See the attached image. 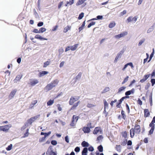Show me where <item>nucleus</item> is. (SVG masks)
Here are the masks:
<instances>
[{
    "label": "nucleus",
    "mask_w": 155,
    "mask_h": 155,
    "mask_svg": "<svg viewBox=\"0 0 155 155\" xmlns=\"http://www.w3.org/2000/svg\"><path fill=\"white\" fill-rule=\"evenodd\" d=\"M78 46V44H75L73 45L68 46L66 48L65 51L67 52L68 51H74L76 50Z\"/></svg>",
    "instance_id": "nucleus-4"
},
{
    "label": "nucleus",
    "mask_w": 155,
    "mask_h": 155,
    "mask_svg": "<svg viewBox=\"0 0 155 155\" xmlns=\"http://www.w3.org/2000/svg\"><path fill=\"white\" fill-rule=\"evenodd\" d=\"M88 150L89 151H92L94 150V149L93 147H91L88 148Z\"/></svg>",
    "instance_id": "nucleus-63"
},
{
    "label": "nucleus",
    "mask_w": 155,
    "mask_h": 155,
    "mask_svg": "<svg viewBox=\"0 0 155 155\" xmlns=\"http://www.w3.org/2000/svg\"><path fill=\"white\" fill-rule=\"evenodd\" d=\"M155 123V116L154 117L152 121L150 124H152V125L155 126L154 123Z\"/></svg>",
    "instance_id": "nucleus-41"
},
{
    "label": "nucleus",
    "mask_w": 155,
    "mask_h": 155,
    "mask_svg": "<svg viewBox=\"0 0 155 155\" xmlns=\"http://www.w3.org/2000/svg\"><path fill=\"white\" fill-rule=\"evenodd\" d=\"M78 119V116L76 115H74L72 117V120L74 121H75L77 122Z\"/></svg>",
    "instance_id": "nucleus-31"
},
{
    "label": "nucleus",
    "mask_w": 155,
    "mask_h": 155,
    "mask_svg": "<svg viewBox=\"0 0 155 155\" xmlns=\"http://www.w3.org/2000/svg\"><path fill=\"white\" fill-rule=\"evenodd\" d=\"M132 21L134 22H136L137 20V18L135 16L132 19Z\"/></svg>",
    "instance_id": "nucleus-58"
},
{
    "label": "nucleus",
    "mask_w": 155,
    "mask_h": 155,
    "mask_svg": "<svg viewBox=\"0 0 155 155\" xmlns=\"http://www.w3.org/2000/svg\"><path fill=\"white\" fill-rule=\"evenodd\" d=\"M17 91V90L16 89L13 90L11 91L10 94L8 95V98L9 99H11L14 97Z\"/></svg>",
    "instance_id": "nucleus-7"
},
{
    "label": "nucleus",
    "mask_w": 155,
    "mask_h": 155,
    "mask_svg": "<svg viewBox=\"0 0 155 155\" xmlns=\"http://www.w3.org/2000/svg\"><path fill=\"white\" fill-rule=\"evenodd\" d=\"M151 82L152 84V86H153L154 84H155V79H152L151 80Z\"/></svg>",
    "instance_id": "nucleus-50"
},
{
    "label": "nucleus",
    "mask_w": 155,
    "mask_h": 155,
    "mask_svg": "<svg viewBox=\"0 0 155 155\" xmlns=\"http://www.w3.org/2000/svg\"><path fill=\"white\" fill-rule=\"evenodd\" d=\"M50 64V62L48 61H47V62H45L44 63L43 67L44 68H45L47 67Z\"/></svg>",
    "instance_id": "nucleus-39"
},
{
    "label": "nucleus",
    "mask_w": 155,
    "mask_h": 155,
    "mask_svg": "<svg viewBox=\"0 0 155 155\" xmlns=\"http://www.w3.org/2000/svg\"><path fill=\"white\" fill-rule=\"evenodd\" d=\"M85 21H84L83 22L82 24L81 25V26L79 28V32H80V31H81L83 29L85 25Z\"/></svg>",
    "instance_id": "nucleus-28"
},
{
    "label": "nucleus",
    "mask_w": 155,
    "mask_h": 155,
    "mask_svg": "<svg viewBox=\"0 0 155 155\" xmlns=\"http://www.w3.org/2000/svg\"><path fill=\"white\" fill-rule=\"evenodd\" d=\"M29 134V133H28L26 132L24 134L23 137L25 138L26 137H27L28 136Z\"/></svg>",
    "instance_id": "nucleus-57"
},
{
    "label": "nucleus",
    "mask_w": 155,
    "mask_h": 155,
    "mask_svg": "<svg viewBox=\"0 0 155 155\" xmlns=\"http://www.w3.org/2000/svg\"><path fill=\"white\" fill-rule=\"evenodd\" d=\"M76 122L72 120L71 123L70 124V125L72 127H74L76 125Z\"/></svg>",
    "instance_id": "nucleus-38"
},
{
    "label": "nucleus",
    "mask_w": 155,
    "mask_h": 155,
    "mask_svg": "<svg viewBox=\"0 0 155 155\" xmlns=\"http://www.w3.org/2000/svg\"><path fill=\"white\" fill-rule=\"evenodd\" d=\"M45 137H43L42 138H41L39 139V142H42L45 139Z\"/></svg>",
    "instance_id": "nucleus-47"
},
{
    "label": "nucleus",
    "mask_w": 155,
    "mask_h": 155,
    "mask_svg": "<svg viewBox=\"0 0 155 155\" xmlns=\"http://www.w3.org/2000/svg\"><path fill=\"white\" fill-rule=\"evenodd\" d=\"M127 34V31H125L120 33V34L115 36V38H120L124 37Z\"/></svg>",
    "instance_id": "nucleus-10"
},
{
    "label": "nucleus",
    "mask_w": 155,
    "mask_h": 155,
    "mask_svg": "<svg viewBox=\"0 0 155 155\" xmlns=\"http://www.w3.org/2000/svg\"><path fill=\"white\" fill-rule=\"evenodd\" d=\"M144 116L145 117H148L150 115V113L148 110L147 109H145L144 110Z\"/></svg>",
    "instance_id": "nucleus-20"
},
{
    "label": "nucleus",
    "mask_w": 155,
    "mask_h": 155,
    "mask_svg": "<svg viewBox=\"0 0 155 155\" xmlns=\"http://www.w3.org/2000/svg\"><path fill=\"white\" fill-rule=\"evenodd\" d=\"M110 90V87H105L102 91L103 93L107 92Z\"/></svg>",
    "instance_id": "nucleus-26"
},
{
    "label": "nucleus",
    "mask_w": 155,
    "mask_h": 155,
    "mask_svg": "<svg viewBox=\"0 0 155 155\" xmlns=\"http://www.w3.org/2000/svg\"><path fill=\"white\" fill-rule=\"evenodd\" d=\"M88 152L87 149L84 148L82 152V155H87V153Z\"/></svg>",
    "instance_id": "nucleus-25"
},
{
    "label": "nucleus",
    "mask_w": 155,
    "mask_h": 155,
    "mask_svg": "<svg viewBox=\"0 0 155 155\" xmlns=\"http://www.w3.org/2000/svg\"><path fill=\"white\" fill-rule=\"evenodd\" d=\"M149 126L150 127H151V128L149 132V134L151 135L153 133L154 129V126L152 125V124H150Z\"/></svg>",
    "instance_id": "nucleus-16"
},
{
    "label": "nucleus",
    "mask_w": 155,
    "mask_h": 155,
    "mask_svg": "<svg viewBox=\"0 0 155 155\" xmlns=\"http://www.w3.org/2000/svg\"><path fill=\"white\" fill-rule=\"evenodd\" d=\"M134 89H132L130 90L126 91L125 93L126 96H128V95L134 94Z\"/></svg>",
    "instance_id": "nucleus-13"
},
{
    "label": "nucleus",
    "mask_w": 155,
    "mask_h": 155,
    "mask_svg": "<svg viewBox=\"0 0 155 155\" xmlns=\"http://www.w3.org/2000/svg\"><path fill=\"white\" fill-rule=\"evenodd\" d=\"M154 53V49L153 48V51H152V53H151V54H150V55L149 58H152L153 56Z\"/></svg>",
    "instance_id": "nucleus-56"
},
{
    "label": "nucleus",
    "mask_w": 155,
    "mask_h": 155,
    "mask_svg": "<svg viewBox=\"0 0 155 155\" xmlns=\"http://www.w3.org/2000/svg\"><path fill=\"white\" fill-rule=\"evenodd\" d=\"M38 117L37 116H34L33 117H31L30 118L28 119L26 123L25 124L24 126L22 127L21 128V130H23L25 129L28 126V124L30 125L32 123L36 120L37 118Z\"/></svg>",
    "instance_id": "nucleus-2"
},
{
    "label": "nucleus",
    "mask_w": 155,
    "mask_h": 155,
    "mask_svg": "<svg viewBox=\"0 0 155 155\" xmlns=\"http://www.w3.org/2000/svg\"><path fill=\"white\" fill-rule=\"evenodd\" d=\"M103 138V137L101 136H100L97 137V140H98L100 141V140H102Z\"/></svg>",
    "instance_id": "nucleus-61"
},
{
    "label": "nucleus",
    "mask_w": 155,
    "mask_h": 155,
    "mask_svg": "<svg viewBox=\"0 0 155 155\" xmlns=\"http://www.w3.org/2000/svg\"><path fill=\"white\" fill-rule=\"evenodd\" d=\"M98 149L100 152H101L103 151V147L101 146H99L98 147Z\"/></svg>",
    "instance_id": "nucleus-43"
},
{
    "label": "nucleus",
    "mask_w": 155,
    "mask_h": 155,
    "mask_svg": "<svg viewBox=\"0 0 155 155\" xmlns=\"http://www.w3.org/2000/svg\"><path fill=\"white\" fill-rule=\"evenodd\" d=\"M31 81L30 82L29 84L31 86H34L38 84L39 81L38 80L34 79H30Z\"/></svg>",
    "instance_id": "nucleus-9"
},
{
    "label": "nucleus",
    "mask_w": 155,
    "mask_h": 155,
    "mask_svg": "<svg viewBox=\"0 0 155 155\" xmlns=\"http://www.w3.org/2000/svg\"><path fill=\"white\" fill-rule=\"evenodd\" d=\"M87 127H89L90 128V129L91 128H93L94 126H92L91 124V123H89L87 124Z\"/></svg>",
    "instance_id": "nucleus-51"
},
{
    "label": "nucleus",
    "mask_w": 155,
    "mask_h": 155,
    "mask_svg": "<svg viewBox=\"0 0 155 155\" xmlns=\"http://www.w3.org/2000/svg\"><path fill=\"white\" fill-rule=\"evenodd\" d=\"M65 140L67 143H69V137L67 136L65 137Z\"/></svg>",
    "instance_id": "nucleus-53"
},
{
    "label": "nucleus",
    "mask_w": 155,
    "mask_h": 155,
    "mask_svg": "<svg viewBox=\"0 0 155 155\" xmlns=\"http://www.w3.org/2000/svg\"><path fill=\"white\" fill-rule=\"evenodd\" d=\"M37 103V100H35L34 101L32 102L31 103V105H32V106H31V108H32L33 107L34 105L36 104Z\"/></svg>",
    "instance_id": "nucleus-40"
},
{
    "label": "nucleus",
    "mask_w": 155,
    "mask_h": 155,
    "mask_svg": "<svg viewBox=\"0 0 155 155\" xmlns=\"http://www.w3.org/2000/svg\"><path fill=\"white\" fill-rule=\"evenodd\" d=\"M150 76V74L145 75L143 78L141 79L140 81L141 83H143Z\"/></svg>",
    "instance_id": "nucleus-11"
},
{
    "label": "nucleus",
    "mask_w": 155,
    "mask_h": 155,
    "mask_svg": "<svg viewBox=\"0 0 155 155\" xmlns=\"http://www.w3.org/2000/svg\"><path fill=\"white\" fill-rule=\"evenodd\" d=\"M126 88V87L122 86L119 88L118 91V93H120L121 92L124 91Z\"/></svg>",
    "instance_id": "nucleus-23"
},
{
    "label": "nucleus",
    "mask_w": 155,
    "mask_h": 155,
    "mask_svg": "<svg viewBox=\"0 0 155 155\" xmlns=\"http://www.w3.org/2000/svg\"><path fill=\"white\" fill-rule=\"evenodd\" d=\"M51 143L53 145H55L57 144V142L56 140H53L51 141Z\"/></svg>",
    "instance_id": "nucleus-45"
},
{
    "label": "nucleus",
    "mask_w": 155,
    "mask_h": 155,
    "mask_svg": "<svg viewBox=\"0 0 155 155\" xmlns=\"http://www.w3.org/2000/svg\"><path fill=\"white\" fill-rule=\"evenodd\" d=\"M124 51H121L118 54L116 58H119V57H120V56L122 55V54L123 53Z\"/></svg>",
    "instance_id": "nucleus-44"
},
{
    "label": "nucleus",
    "mask_w": 155,
    "mask_h": 155,
    "mask_svg": "<svg viewBox=\"0 0 155 155\" xmlns=\"http://www.w3.org/2000/svg\"><path fill=\"white\" fill-rule=\"evenodd\" d=\"M102 131L99 127H96L95 128L93 131V133L94 134H97L98 133L101 134Z\"/></svg>",
    "instance_id": "nucleus-8"
},
{
    "label": "nucleus",
    "mask_w": 155,
    "mask_h": 155,
    "mask_svg": "<svg viewBox=\"0 0 155 155\" xmlns=\"http://www.w3.org/2000/svg\"><path fill=\"white\" fill-rule=\"evenodd\" d=\"M81 145L83 147H88L89 146V144L88 142L84 141H83L81 143Z\"/></svg>",
    "instance_id": "nucleus-21"
},
{
    "label": "nucleus",
    "mask_w": 155,
    "mask_h": 155,
    "mask_svg": "<svg viewBox=\"0 0 155 155\" xmlns=\"http://www.w3.org/2000/svg\"><path fill=\"white\" fill-rule=\"evenodd\" d=\"M144 41H145L144 39L141 40L139 43L138 45L139 46L141 45L142 44V43Z\"/></svg>",
    "instance_id": "nucleus-49"
},
{
    "label": "nucleus",
    "mask_w": 155,
    "mask_h": 155,
    "mask_svg": "<svg viewBox=\"0 0 155 155\" xmlns=\"http://www.w3.org/2000/svg\"><path fill=\"white\" fill-rule=\"evenodd\" d=\"M74 150L76 152H79L80 151V148L78 147H77L75 148Z\"/></svg>",
    "instance_id": "nucleus-55"
},
{
    "label": "nucleus",
    "mask_w": 155,
    "mask_h": 155,
    "mask_svg": "<svg viewBox=\"0 0 155 155\" xmlns=\"http://www.w3.org/2000/svg\"><path fill=\"white\" fill-rule=\"evenodd\" d=\"M129 77L128 76H127L124 79L123 82H122V84H124L126 83L128 80Z\"/></svg>",
    "instance_id": "nucleus-32"
},
{
    "label": "nucleus",
    "mask_w": 155,
    "mask_h": 155,
    "mask_svg": "<svg viewBox=\"0 0 155 155\" xmlns=\"http://www.w3.org/2000/svg\"><path fill=\"white\" fill-rule=\"evenodd\" d=\"M46 30V29L45 28L41 27L39 29L40 33H43V32L45 31Z\"/></svg>",
    "instance_id": "nucleus-35"
},
{
    "label": "nucleus",
    "mask_w": 155,
    "mask_h": 155,
    "mask_svg": "<svg viewBox=\"0 0 155 155\" xmlns=\"http://www.w3.org/2000/svg\"><path fill=\"white\" fill-rule=\"evenodd\" d=\"M48 72L46 71H42L40 72L39 74V76L40 77L42 76L45 75L46 74H48Z\"/></svg>",
    "instance_id": "nucleus-22"
},
{
    "label": "nucleus",
    "mask_w": 155,
    "mask_h": 155,
    "mask_svg": "<svg viewBox=\"0 0 155 155\" xmlns=\"http://www.w3.org/2000/svg\"><path fill=\"white\" fill-rule=\"evenodd\" d=\"M82 130L84 133H89L91 131V130L90 129V128L87 127H84L82 128Z\"/></svg>",
    "instance_id": "nucleus-14"
},
{
    "label": "nucleus",
    "mask_w": 155,
    "mask_h": 155,
    "mask_svg": "<svg viewBox=\"0 0 155 155\" xmlns=\"http://www.w3.org/2000/svg\"><path fill=\"white\" fill-rule=\"evenodd\" d=\"M95 24V22L92 21L87 26L88 28H90L92 25H94Z\"/></svg>",
    "instance_id": "nucleus-37"
},
{
    "label": "nucleus",
    "mask_w": 155,
    "mask_h": 155,
    "mask_svg": "<svg viewBox=\"0 0 155 155\" xmlns=\"http://www.w3.org/2000/svg\"><path fill=\"white\" fill-rule=\"evenodd\" d=\"M78 97H72L70 99L69 104L70 105H72L70 110H74L76 109L79 104L80 102L78 101Z\"/></svg>",
    "instance_id": "nucleus-1"
},
{
    "label": "nucleus",
    "mask_w": 155,
    "mask_h": 155,
    "mask_svg": "<svg viewBox=\"0 0 155 155\" xmlns=\"http://www.w3.org/2000/svg\"><path fill=\"white\" fill-rule=\"evenodd\" d=\"M54 103V101L53 100H50L47 103L48 106H50L52 105Z\"/></svg>",
    "instance_id": "nucleus-30"
},
{
    "label": "nucleus",
    "mask_w": 155,
    "mask_h": 155,
    "mask_svg": "<svg viewBox=\"0 0 155 155\" xmlns=\"http://www.w3.org/2000/svg\"><path fill=\"white\" fill-rule=\"evenodd\" d=\"M132 17L130 16L127 19V20L128 22H130L132 21Z\"/></svg>",
    "instance_id": "nucleus-46"
},
{
    "label": "nucleus",
    "mask_w": 155,
    "mask_h": 155,
    "mask_svg": "<svg viewBox=\"0 0 155 155\" xmlns=\"http://www.w3.org/2000/svg\"><path fill=\"white\" fill-rule=\"evenodd\" d=\"M128 65H129L131 66L132 68H134V66L132 63H129L127 64L124 65V67L122 69V70L123 71H124Z\"/></svg>",
    "instance_id": "nucleus-15"
},
{
    "label": "nucleus",
    "mask_w": 155,
    "mask_h": 155,
    "mask_svg": "<svg viewBox=\"0 0 155 155\" xmlns=\"http://www.w3.org/2000/svg\"><path fill=\"white\" fill-rule=\"evenodd\" d=\"M135 132L134 129H131L130 130V134L131 137H133L134 136Z\"/></svg>",
    "instance_id": "nucleus-33"
},
{
    "label": "nucleus",
    "mask_w": 155,
    "mask_h": 155,
    "mask_svg": "<svg viewBox=\"0 0 155 155\" xmlns=\"http://www.w3.org/2000/svg\"><path fill=\"white\" fill-rule=\"evenodd\" d=\"M140 131V126L138 125H136L135 126V131L136 134H139Z\"/></svg>",
    "instance_id": "nucleus-12"
},
{
    "label": "nucleus",
    "mask_w": 155,
    "mask_h": 155,
    "mask_svg": "<svg viewBox=\"0 0 155 155\" xmlns=\"http://www.w3.org/2000/svg\"><path fill=\"white\" fill-rule=\"evenodd\" d=\"M12 147V144H10L6 148V149L7 150L9 151L11 150Z\"/></svg>",
    "instance_id": "nucleus-36"
},
{
    "label": "nucleus",
    "mask_w": 155,
    "mask_h": 155,
    "mask_svg": "<svg viewBox=\"0 0 155 155\" xmlns=\"http://www.w3.org/2000/svg\"><path fill=\"white\" fill-rule=\"evenodd\" d=\"M43 25V22H39L37 25L38 27H41Z\"/></svg>",
    "instance_id": "nucleus-52"
},
{
    "label": "nucleus",
    "mask_w": 155,
    "mask_h": 155,
    "mask_svg": "<svg viewBox=\"0 0 155 155\" xmlns=\"http://www.w3.org/2000/svg\"><path fill=\"white\" fill-rule=\"evenodd\" d=\"M84 14L83 12H81V14H80L78 17V19L79 20L81 19L84 17Z\"/></svg>",
    "instance_id": "nucleus-34"
},
{
    "label": "nucleus",
    "mask_w": 155,
    "mask_h": 155,
    "mask_svg": "<svg viewBox=\"0 0 155 155\" xmlns=\"http://www.w3.org/2000/svg\"><path fill=\"white\" fill-rule=\"evenodd\" d=\"M136 82V81L134 80H133L131 82L130 84L129 85V87H130L133 84L135 83Z\"/></svg>",
    "instance_id": "nucleus-64"
},
{
    "label": "nucleus",
    "mask_w": 155,
    "mask_h": 155,
    "mask_svg": "<svg viewBox=\"0 0 155 155\" xmlns=\"http://www.w3.org/2000/svg\"><path fill=\"white\" fill-rule=\"evenodd\" d=\"M117 101V100L116 99H115V100L114 101H111L110 103V104L111 105V106H113L114 103L116 102Z\"/></svg>",
    "instance_id": "nucleus-54"
},
{
    "label": "nucleus",
    "mask_w": 155,
    "mask_h": 155,
    "mask_svg": "<svg viewBox=\"0 0 155 155\" xmlns=\"http://www.w3.org/2000/svg\"><path fill=\"white\" fill-rule=\"evenodd\" d=\"M87 0H79L76 3L77 6H79L84 3Z\"/></svg>",
    "instance_id": "nucleus-17"
},
{
    "label": "nucleus",
    "mask_w": 155,
    "mask_h": 155,
    "mask_svg": "<svg viewBox=\"0 0 155 155\" xmlns=\"http://www.w3.org/2000/svg\"><path fill=\"white\" fill-rule=\"evenodd\" d=\"M22 75H17L14 80V81H19L22 77Z\"/></svg>",
    "instance_id": "nucleus-27"
},
{
    "label": "nucleus",
    "mask_w": 155,
    "mask_h": 155,
    "mask_svg": "<svg viewBox=\"0 0 155 155\" xmlns=\"http://www.w3.org/2000/svg\"><path fill=\"white\" fill-rule=\"evenodd\" d=\"M129 96H125L122 97L121 98L119 101V104L118 105H117V107H119V105L121 104L122 101L125 99L126 98H129Z\"/></svg>",
    "instance_id": "nucleus-18"
},
{
    "label": "nucleus",
    "mask_w": 155,
    "mask_h": 155,
    "mask_svg": "<svg viewBox=\"0 0 155 155\" xmlns=\"http://www.w3.org/2000/svg\"><path fill=\"white\" fill-rule=\"evenodd\" d=\"M11 127L12 125L10 124L6 125L3 126H0V131L7 132Z\"/></svg>",
    "instance_id": "nucleus-5"
},
{
    "label": "nucleus",
    "mask_w": 155,
    "mask_h": 155,
    "mask_svg": "<svg viewBox=\"0 0 155 155\" xmlns=\"http://www.w3.org/2000/svg\"><path fill=\"white\" fill-rule=\"evenodd\" d=\"M33 32L36 33H39V30L38 31L37 29H35L33 30Z\"/></svg>",
    "instance_id": "nucleus-48"
},
{
    "label": "nucleus",
    "mask_w": 155,
    "mask_h": 155,
    "mask_svg": "<svg viewBox=\"0 0 155 155\" xmlns=\"http://www.w3.org/2000/svg\"><path fill=\"white\" fill-rule=\"evenodd\" d=\"M97 19H102L103 18V16L101 15H98L97 17Z\"/></svg>",
    "instance_id": "nucleus-60"
},
{
    "label": "nucleus",
    "mask_w": 155,
    "mask_h": 155,
    "mask_svg": "<svg viewBox=\"0 0 155 155\" xmlns=\"http://www.w3.org/2000/svg\"><path fill=\"white\" fill-rule=\"evenodd\" d=\"M116 25V23L114 21H113L110 22L108 26V27L110 28H112L114 27Z\"/></svg>",
    "instance_id": "nucleus-24"
},
{
    "label": "nucleus",
    "mask_w": 155,
    "mask_h": 155,
    "mask_svg": "<svg viewBox=\"0 0 155 155\" xmlns=\"http://www.w3.org/2000/svg\"><path fill=\"white\" fill-rule=\"evenodd\" d=\"M58 84L57 81H54L51 83L48 84L45 87V90L46 91H48L55 86Z\"/></svg>",
    "instance_id": "nucleus-3"
},
{
    "label": "nucleus",
    "mask_w": 155,
    "mask_h": 155,
    "mask_svg": "<svg viewBox=\"0 0 155 155\" xmlns=\"http://www.w3.org/2000/svg\"><path fill=\"white\" fill-rule=\"evenodd\" d=\"M126 13L127 11L125 10H124L123 12L120 13V15L121 16H122L124 15Z\"/></svg>",
    "instance_id": "nucleus-42"
},
{
    "label": "nucleus",
    "mask_w": 155,
    "mask_h": 155,
    "mask_svg": "<svg viewBox=\"0 0 155 155\" xmlns=\"http://www.w3.org/2000/svg\"><path fill=\"white\" fill-rule=\"evenodd\" d=\"M46 154L48 155H57L56 153L52 150V147L50 146L48 148Z\"/></svg>",
    "instance_id": "nucleus-6"
},
{
    "label": "nucleus",
    "mask_w": 155,
    "mask_h": 155,
    "mask_svg": "<svg viewBox=\"0 0 155 155\" xmlns=\"http://www.w3.org/2000/svg\"><path fill=\"white\" fill-rule=\"evenodd\" d=\"M58 26L57 25L54 26L53 27V28L52 29V31H55L58 28Z\"/></svg>",
    "instance_id": "nucleus-59"
},
{
    "label": "nucleus",
    "mask_w": 155,
    "mask_h": 155,
    "mask_svg": "<svg viewBox=\"0 0 155 155\" xmlns=\"http://www.w3.org/2000/svg\"><path fill=\"white\" fill-rule=\"evenodd\" d=\"M105 108L107 107L108 105V104L106 101H104Z\"/></svg>",
    "instance_id": "nucleus-62"
},
{
    "label": "nucleus",
    "mask_w": 155,
    "mask_h": 155,
    "mask_svg": "<svg viewBox=\"0 0 155 155\" xmlns=\"http://www.w3.org/2000/svg\"><path fill=\"white\" fill-rule=\"evenodd\" d=\"M35 38L39 39L40 40H47V39L42 37L41 36H40L39 35H36L35 36Z\"/></svg>",
    "instance_id": "nucleus-19"
},
{
    "label": "nucleus",
    "mask_w": 155,
    "mask_h": 155,
    "mask_svg": "<svg viewBox=\"0 0 155 155\" xmlns=\"http://www.w3.org/2000/svg\"><path fill=\"white\" fill-rule=\"evenodd\" d=\"M71 28V27L67 26L66 27L64 28L63 31L64 33L67 32L68 30H70Z\"/></svg>",
    "instance_id": "nucleus-29"
}]
</instances>
